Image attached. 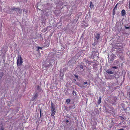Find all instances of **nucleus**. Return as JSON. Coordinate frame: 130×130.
<instances>
[{"mask_svg": "<svg viewBox=\"0 0 130 130\" xmlns=\"http://www.w3.org/2000/svg\"><path fill=\"white\" fill-rule=\"evenodd\" d=\"M38 94L37 93H36L32 99V101H34V100L36 99L38 97Z\"/></svg>", "mask_w": 130, "mask_h": 130, "instance_id": "39448f33", "label": "nucleus"}, {"mask_svg": "<svg viewBox=\"0 0 130 130\" xmlns=\"http://www.w3.org/2000/svg\"><path fill=\"white\" fill-rule=\"evenodd\" d=\"M117 67L116 66H113L112 67L113 68L117 69Z\"/></svg>", "mask_w": 130, "mask_h": 130, "instance_id": "f3484780", "label": "nucleus"}, {"mask_svg": "<svg viewBox=\"0 0 130 130\" xmlns=\"http://www.w3.org/2000/svg\"><path fill=\"white\" fill-rule=\"evenodd\" d=\"M74 76H75V77L77 79H78V76L76 75H74Z\"/></svg>", "mask_w": 130, "mask_h": 130, "instance_id": "dca6fc26", "label": "nucleus"}, {"mask_svg": "<svg viewBox=\"0 0 130 130\" xmlns=\"http://www.w3.org/2000/svg\"><path fill=\"white\" fill-rule=\"evenodd\" d=\"M70 101V100L69 99H68L66 100V102L67 104H68L69 103Z\"/></svg>", "mask_w": 130, "mask_h": 130, "instance_id": "f8f14e48", "label": "nucleus"}, {"mask_svg": "<svg viewBox=\"0 0 130 130\" xmlns=\"http://www.w3.org/2000/svg\"><path fill=\"white\" fill-rule=\"evenodd\" d=\"M3 75V72L1 73H0V79L2 78Z\"/></svg>", "mask_w": 130, "mask_h": 130, "instance_id": "1a4fd4ad", "label": "nucleus"}, {"mask_svg": "<svg viewBox=\"0 0 130 130\" xmlns=\"http://www.w3.org/2000/svg\"><path fill=\"white\" fill-rule=\"evenodd\" d=\"M90 7L91 8V9H94V6L93 5V4H92V2H90Z\"/></svg>", "mask_w": 130, "mask_h": 130, "instance_id": "423d86ee", "label": "nucleus"}, {"mask_svg": "<svg viewBox=\"0 0 130 130\" xmlns=\"http://www.w3.org/2000/svg\"><path fill=\"white\" fill-rule=\"evenodd\" d=\"M77 85L80 87H83V86L80 84H78Z\"/></svg>", "mask_w": 130, "mask_h": 130, "instance_id": "ddd939ff", "label": "nucleus"}, {"mask_svg": "<svg viewBox=\"0 0 130 130\" xmlns=\"http://www.w3.org/2000/svg\"><path fill=\"white\" fill-rule=\"evenodd\" d=\"M80 68H81V69H83V66H82V65H80Z\"/></svg>", "mask_w": 130, "mask_h": 130, "instance_id": "a211bd4d", "label": "nucleus"}, {"mask_svg": "<svg viewBox=\"0 0 130 130\" xmlns=\"http://www.w3.org/2000/svg\"><path fill=\"white\" fill-rule=\"evenodd\" d=\"M117 4H116V5L115 6V8H114V9H113V11H114V9L116 8H117Z\"/></svg>", "mask_w": 130, "mask_h": 130, "instance_id": "4468645a", "label": "nucleus"}, {"mask_svg": "<svg viewBox=\"0 0 130 130\" xmlns=\"http://www.w3.org/2000/svg\"><path fill=\"white\" fill-rule=\"evenodd\" d=\"M119 130H124V129H119Z\"/></svg>", "mask_w": 130, "mask_h": 130, "instance_id": "4be33fe9", "label": "nucleus"}, {"mask_svg": "<svg viewBox=\"0 0 130 130\" xmlns=\"http://www.w3.org/2000/svg\"><path fill=\"white\" fill-rule=\"evenodd\" d=\"M106 72L109 74H112L113 73V72L110 71V69H109L107 70Z\"/></svg>", "mask_w": 130, "mask_h": 130, "instance_id": "20e7f679", "label": "nucleus"}, {"mask_svg": "<svg viewBox=\"0 0 130 130\" xmlns=\"http://www.w3.org/2000/svg\"><path fill=\"white\" fill-rule=\"evenodd\" d=\"M101 97L100 96L99 98V99L98 102V104H100V103L101 102Z\"/></svg>", "mask_w": 130, "mask_h": 130, "instance_id": "6e6552de", "label": "nucleus"}, {"mask_svg": "<svg viewBox=\"0 0 130 130\" xmlns=\"http://www.w3.org/2000/svg\"><path fill=\"white\" fill-rule=\"evenodd\" d=\"M114 78V77L110 75L109 77V79H111Z\"/></svg>", "mask_w": 130, "mask_h": 130, "instance_id": "9b49d317", "label": "nucleus"}, {"mask_svg": "<svg viewBox=\"0 0 130 130\" xmlns=\"http://www.w3.org/2000/svg\"><path fill=\"white\" fill-rule=\"evenodd\" d=\"M37 48H38V50H39V49H42V48L41 47H37Z\"/></svg>", "mask_w": 130, "mask_h": 130, "instance_id": "aec40b11", "label": "nucleus"}, {"mask_svg": "<svg viewBox=\"0 0 130 130\" xmlns=\"http://www.w3.org/2000/svg\"><path fill=\"white\" fill-rule=\"evenodd\" d=\"M23 63L22 59L21 56L19 55L17 61V66H20Z\"/></svg>", "mask_w": 130, "mask_h": 130, "instance_id": "f03ea898", "label": "nucleus"}, {"mask_svg": "<svg viewBox=\"0 0 130 130\" xmlns=\"http://www.w3.org/2000/svg\"><path fill=\"white\" fill-rule=\"evenodd\" d=\"M37 88L38 90H40V88L39 86H37Z\"/></svg>", "mask_w": 130, "mask_h": 130, "instance_id": "2eb2a0df", "label": "nucleus"}, {"mask_svg": "<svg viewBox=\"0 0 130 130\" xmlns=\"http://www.w3.org/2000/svg\"><path fill=\"white\" fill-rule=\"evenodd\" d=\"M100 36V34L99 33L96 34L95 35L94 39L97 42H98V40L99 39Z\"/></svg>", "mask_w": 130, "mask_h": 130, "instance_id": "7ed1b4c3", "label": "nucleus"}, {"mask_svg": "<svg viewBox=\"0 0 130 130\" xmlns=\"http://www.w3.org/2000/svg\"><path fill=\"white\" fill-rule=\"evenodd\" d=\"M12 10H16H16H19V9H17V8H12Z\"/></svg>", "mask_w": 130, "mask_h": 130, "instance_id": "9d476101", "label": "nucleus"}, {"mask_svg": "<svg viewBox=\"0 0 130 130\" xmlns=\"http://www.w3.org/2000/svg\"><path fill=\"white\" fill-rule=\"evenodd\" d=\"M87 82H85L84 83V85H85V84H87Z\"/></svg>", "mask_w": 130, "mask_h": 130, "instance_id": "6ab92c4d", "label": "nucleus"}, {"mask_svg": "<svg viewBox=\"0 0 130 130\" xmlns=\"http://www.w3.org/2000/svg\"><path fill=\"white\" fill-rule=\"evenodd\" d=\"M1 130H4V129L2 127L1 128Z\"/></svg>", "mask_w": 130, "mask_h": 130, "instance_id": "b1692460", "label": "nucleus"}, {"mask_svg": "<svg viewBox=\"0 0 130 130\" xmlns=\"http://www.w3.org/2000/svg\"><path fill=\"white\" fill-rule=\"evenodd\" d=\"M121 14L122 16H124L125 14V11L124 10H123L121 11Z\"/></svg>", "mask_w": 130, "mask_h": 130, "instance_id": "0eeeda50", "label": "nucleus"}, {"mask_svg": "<svg viewBox=\"0 0 130 130\" xmlns=\"http://www.w3.org/2000/svg\"><path fill=\"white\" fill-rule=\"evenodd\" d=\"M69 122V121L68 120H67L66 121V122L67 123H68Z\"/></svg>", "mask_w": 130, "mask_h": 130, "instance_id": "5701e85b", "label": "nucleus"}, {"mask_svg": "<svg viewBox=\"0 0 130 130\" xmlns=\"http://www.w3.org/2000/svg\"><path fill=\"white\" fill-rule=\"evenodd\" d=\"M51 116H54L56 113L55 107L54 104L52 103L51 106Z\"/></svg>", "mask_w": 130, "mask_h": 130, "instance_id": "f257e3e1", "label": "nucleus"}, {"mask_svg": "<svg viewBox=\"0 0 130 130\" xmlns=\"http://www.w3.org/2000/svg\"><path fill=\"white\" fill-rule=\"evenodd\" d=\"M40 115H41V111H40Z\"/></svg>", "mask_w": 130, "mask_h": 130, "instance_id": "a878e982", "label": "nucleus"}, {"mask_svg": "<svg viewBox=\"0 0 130 130\" xmlns=\"http://www.w3.org/2000/svg\"><path fill=\"white\" fill-rule=\"evenodd\" d=\"M129 96H130V92H129Z\"/></svg>", "mask_w": 130, "mask_h": 130, "instance_id": "bb28decb", "label": "nucleus"}, {"mask_svg": "<svg viewBox=\"0 0 130 130\" xmlns=\"http://www.w3.org/2000/svg\"><path fill=\"white\" fill-rule=\"evenodd\" d=\"M74 80L75 82L76 81V80L75 79H74Z\"/></svg>", "mask_w": 130, "mask_h": 130, "instance_id": "393cba45", "label": "nucleus"}, {"mask_svg": "<svg viewBox=\"0 0 130 130\" xmlns=\"http://www.w3.org/2000/svg\"><path fill=\"white\" fill-rule=\"evenodd\" d=\"M129 28L128 27H125V28L126 29H128Z\"/></svg>", "mask_w": 130, "mask_h": 130, "instance_id": "412c9836", "label": "nucleus"}]
</instances>
